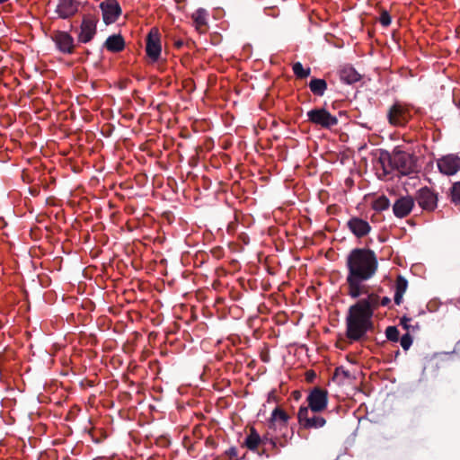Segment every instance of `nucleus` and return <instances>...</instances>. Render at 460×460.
Here are the masks:
<instances>
[{
  "mask_svg": "<svg viewBox=\"0 0 460 460\" xmlns=\"http://www.w3.org/2000/svg\"><path fill=\"white\" fill-rule=\"evenodd\" d=\"M234 217H235V220L238 221L239 220V215L237 214V212L235 211V214H234Z\"/></svg>",
  "mask_w": 460,
  "mask_h": 460,
  "instance_id": "nucleus-51",
  "label": "nucleus"
},
{
  "mask_svg": "<svg viewBox=\"0 0 460 460\" xmlns=\"http://www.w3.org/2000/svg\"><path fill=\"white\" fill-rule=\"evenodd\" d=\"M292 395L294 396V399L297 401L301 397V393L299 391H294Z\"/></svg>",
  "mask_w": 460,
  "mask_h": 460,
  "instance_id": "nucleus-45",
  "label": "nucleus"
},
{
  "mask_svg": "<svg viewBox=\"0 0 460 460\" xmlns=\"http://www.w3.org/2000/svg\"><path fill=\"white\" fill-rule=\"evenodd\" d=\"M345 184L346 186L350 187L353 184V181L350 178H347L345 180Z\"/></svg>",
  "mask_w": 460,
  "mask_h": 460,
  "instance_id": "nucleus-48",
  "label": "nucleus"
},
{
  "mask_svg": "<svg viewBox=\"0 0 460 460\" xmlns=\"http://www.w3.org/2000/svg\"><path fill=\"white\" fill-rule=\"evenodd\" d=\"M97 19L93 15H84L80 26L78 41L87 43L93 40L96 34Z\"/></svg>",
  "mask_w": 460,
  "mask_h": 460,
  "instance_id": "nucleus-10",
  "label": "nucleus"
},
{
  "mask_svg": "<svg viewBox=\"0 0 460 460\" xmlns=\"http://www.w3.org/2000/svg\"><path fill=\"white\" fill-rule=\"evenodd\" d=\"M125 211L128 213V214H134L136 212V209L134 208V206L130 203H128L125 208H124Z\"/></svg>",
  "mask_w": 460,
  "mask_h": 460,
  "instance_id": "nucleus-41",
  "label": "nucleus"
},
{
  "mask_svg": "<svg viewBox=\"0 0 460 460\" xmlns=\"http://www.w3.org/2000/svg\"><path fill=\"white\" fill-rule=\"evenodd\" d=\"M161 43L158 30L155 28L151 29L146 37V52L151 61L155 62L159 59L161 55Z\"/></svg>",
  "mask_w": 460,
  "mask_h": 460,
  "instance_id": "nucleus-11",
  "label": "nucleus"
},
{
  "mask_svg": "<svg viewBox=\"0 0 460 460\" xmlns=\"http://www.w3.org/2000/svg\"><path fill=\"white\" fill-rule=\"evenodd\" d=\"M271 446V455H279L280 453V447L278 443V438L270 444Z\"/></svg>",
  "mask_w": 460,
  "mask_h": 460,
  "instance_id": "nucleus-35",
  "label": "nucleus"
},
{
  "mask_svg": "<svg viewBox=\"0 0 460 460\" xmlns=\"http://www.w3.org/2000/svg\"><path fill=\"white\" fill-rule=\"evenodd\" d=\"M261 444V437L257 432V430L252 427L250 429V433L245 438L243 442V446L246 447L249 450L255 452L258 451L259 446Z\"/></svg>",
  "mask_w": 460,
  "mask_h": 460,
  "instance_id": "nucleus-18",
  "label": "nucleus"
},
{
  "mask_svg": "<svg viewBox=\"0 0 460 460\" xmlns=\"http://www.w3.org/2000/svg\"><path fill=\"white\" fill-rule=\"evenodd\" d=\"M308 410L312 413L322 412L327 408L328 404V392L327 390L321 387H314L309 393L307 398Z\"/></svg>",
  "mask_w": 460,
  "mask_h": 460,
  "instance_id": "nucleus-5",
  "label": "nucleus"
},
{
  "mask_svg": "<svg viewBox=\"0 0 460 460\" xmlns=\"http://www.w3.org/2000/svg\"><path fill=\"white\" fill-rule=\"evenodd\" d=\"M407 288H408L407 279L404 277H402V275H399L395 281V292L404 294L407 290Z\"/></svg>",
  "mask_w": 460,
  "mask_h": 460,
  "instance_id": "nucleus-26",
  "label": "nucleus"
},
{
  "mask_svg": "<svg viewBox=\"0 0 460 460\" xmlns=\"http://www.w3.org/2000/svg\"><path fill=\"white\" fill-rule=\"evenodd\" d=\"M288 435L284 432L280 438L278 437V443L279 447H285L288 445Z\"/></svg>",
  "mask_w": 460,
  "mask_h": 460,
  "instance_id": "nucleus-37",
  "label": "nucleus"
},
{
  "mask_svg": "<svg viewBox=\"0 0 460 460\" xmlns=\"http://www.w3.org/2000/svg\"><path fill=\"white\" fill-rule=\"evenodd\" d=\"M375 201L383 202V201H389V200H388V199L385 196L382 195L379 198H377Z\"/></svg>",
  "mask_w": 460,
  "mask_h": 460,
  "instance_id": "nucleus-46",
  "label": "nucleus"
},
{
  "mask_svg": "<svg viewBox=\"0 0 460 460\" xmlns=\"http://www.w3.org/2000/svg\"><path fill=\"white\" fill-rule=\"evenodd\" d=\"M103 47L110 52H121L125 49L124 38L120 34H112L106 39Z\"/></svg>",
  "mask_w": 460,
  "mask_h": 460,
  "instance_id": "nucleus-16",
  "label": "nucleus"
},
{
  "mask_svg": "<svg viewBox=\"0 0 460 460\" xmlns=\"http://www.w3.org/2000/svg\"><path fill=\"white\" fill-rule=\"evenodd\" d=\"M367 297L358 300L350 305L345 319L346 338L349 342L358 341L364 339L369 331H373L374 323L372 317L379 307L380 296L377 293L367 289Z\"/></svg>",
  "mask_w": 460,
  "mask_h": 460,
  "instance_id": "nucleus-2",
  "label": "nucleus"
},
{
  "mask_svg": "<svg viewBox=\"0 0 460 460\" xmlns=\"http://www.w3.org/2000/svg\"><path fill=\"white\" fill-rule=\"evenodd\" d=\"M208 13L206 10L199 8L193 14L192 19L199 31H204L207 26Z\"/></svg>",
  "mask_w": 460,
  "mask_h": 460,
  "instance_id": "nucleus-20",
  "label": "nucleus"
},
{
  "mask_svg": "<svg viewBox=\"0 0 460 460\" xmlns=\"http://www.w3.org/2000/svg\"><path fill=\"white\" fill-rule=\"evenodd\" d=\"M373 209L378 212L387 210L390 207V203H372Z\"/></svg>",
  "mask_w": 460,
  "mask_h": 460,
  "instance_id": "nucleus-32",
  "label": "nucleus"
},
{
  "mask_svg": "<svg viewBox=\"0 0 460 460\" xmlns=\"http://www.w3.org/2000/svg\"><path fill=\"white\" fill-rule=\"evenodd\" d=\"M347 227L358 239L367 236L371 231L368 222L358 217H351L347 222Z\"/></svg>",
  "mask_w": 460,
  "mask_h": 460,
  "instance_id": "nucleus-13",
  "label": "nucleus"
},
{
  "mask_svg": "<svg viewBox=\"0 0 460 460\" xmlns=\"http://www.w3.org/2000/svg\"><path fill=\"white\" fill-rule=\"evenodd\" d=\"M161 216L168 224H172L175 218L173 213L171 211H164Z\"/></svg>",
  "mask_w": 460,
  "mask_h": 460,
  "instance_id": "nucleus-33",
  "label": "nucleus"
},
{
  "mask_svg": "<svg viewBox=\"0 0 460 460\" xmlns=\"http://www.w3.org/2000/svg\"><path fill=\"white\" fill-rule=\"evenodd\" d=\"M292 69H293L294 75L298 79L306 78L311 74V68L310 67L304 68L303 65L300 62L294 63Z\"/></svg>",
  "mask_w": 460,
  "mask_h": 460,
  "instance_id": "nucleus-24",
  "label": "nucleus"
},
{
  "mask_svg": "<svg viewBox=\"0 0 460 460\" xmlns=\"http://www.w3.org/2000/svg\"><path fill=\"white\" fill-rule=\"evenodd\" d=\"M268 402H279V397L277 396L275 390H272V391H270L269 393V394H268Z\"/></svg>",
  "mask_w": 460,
  "mask_h": 460,
  "instance_id": "nucleus-38",
  "label": "nucleus"
},
{
  "mask_svg": "<svg viewBox=\"0 0 460 460\" xmlns=\"http://www.w3.org/2000/svg\"><path fill=\"white\" fill-rule=\"evenodd\" d=\"M387 120L394 127H404L411 118L410 110L401 102H394L387 111Z\"/></svg>",
  "mask_w": 460,
  "mask_h": 460,
  "instance_id": "nucleus-4",
  "label": "nucleus"
},
{
  "mask_svg": "<svg viewBox=\"0 0 460 460\" xmlns=\"http://www.w3.org/2000/svg\"><path fill=\"white\" fill-rule=\"evenodd\" d=\"M414 203H394L393 211L394 214L400 218H402L409 215L412 210Z\"/></svg>",
  "mask_w": 460,
  "mask_h": 460,
  "instance_id": "nucleus-21",
  "label": "nucleus"
},
{
  "mask_svg": "<svg viewBox=\"0 0 460 460\" xmlns=\"http://www.w3.org/2000/svg\"><path fill=\"white\" fill-rule=\"evenodd\" d=\"M278 437H274L270 431H267L262 437H261V444H271L275 438Z\"/></svg>",
  "mask_w": 460,
  "mask_h": 460,
  "instance_id": "nucleus-30",
  "label": "nucleus"
},
{
  "mask_svg": "<svg viewBox=\"0 0 460 460\" xmlns=\"http://www.w3.org/2000/svg\"><path fill=\"white\" fill-rule=\"evenodd\" d=\"M456 107L460 110V100L456 102Z\"/></svg>",
  "mask_w": 460,
  "mask_h": 460,
  "instance_id": "nucleus-52",
  "label": "nucleus"
},
{
  "mask_svg": "<svg viewBox=\"0 0 460 460\" xmlns=\"http://www.w3.org/2000/svg\"><path fill=\"white\" fill-rule=\"evenodd\" d=\"M379 22L384 27H387L391 24L392 19L391 15L386 10H382Z\"/></svg>",
  "mask_w": 460,
  "mask_h": 460,
  "instance_id": "nucleus-29",
  "label": "nucleus"
},
{
  "mask_svg": "<svg viewBox=\"0 0 460 460\" xmlns=\"http://www.w3.org/2000/svg\"><path fill=\"white\" fill-rule=\"evenodd\" d=\"M391 303V299L388 296L380 297L379 299V306H387Z\"/></svg>",
  "mask_w": 460,
  "mask_h": 460,
  "instance_id": "nucleus-40",
  "label": "nucleus"
},
{
  "mask_svg": "<svg viewBox=\"0 0 460 460\" xmlns=\"http://www.w3.org/2000/svg\"><path fill=\"white\" fill-rule=\"evenodd\" d=\"M255 452L260 456H265L267 458L270 456V454H269L265 448H263L261 452L259 450Z\"/></svg>",
  "mask_w": 460,
  "mask_h": 460,
  "instance_id": "nucleus-43",
  "label": "nucleus"
},
{
  "mask_svg": "<svg viewBox=\"0 0 460 460\" xmlns=\"http://www.w3.org/2000/svg\"><path fill=\"white\" fill-rule=\"evenodd\" d=\"M348 274L346 283L348 295L358 298L367 293V280L375 277L378 270V261L374 251L367 248H354L346 258Z\"/></svg>",
  "mask_w": 460,
  "mask_h": 460,
  "instance_id": "nucleus-1",
  "label": "nucleus"
},
{
  "mask_svg": "<svg viewBox=\"0 0 460 460\" xmlns=\"http://www.w3.org/2000/svg\"><path fill=\"white\" fill-rule=\"evenodd\" d=\"M335 210H336V206H335V205H331V206H329V207L327 208V212H328L329 214H332V213H334V212H335Z\"/></svg>",
  "mask_w": 460,
  "mask_h": 460,
  "instance_id": "nucleus-44",
  "label": "nucleus"
},
{
  "mask_svg": "<svg viewBox=\"0 0 460 460\" xmlns=\"http://www.w3.org/2000/svg\"><path fill=\"white\" fill-rule=\"evenodd\" d=\"M290 417L289 415L279 407H276L269 420V429L275 430L277 429V423H279L280 429H288V423Z\"/></svg>",
  "mask_w": 460,
  "mask_h": 460,
  "instance_id": "nucleus-15",
  "label": "nucleus"
},
{
  "mask_svg": "<svg viewBox=\"0 0 460 460\" xmlns=\"http://www.w3.org/2000/svg\"><path fill=\"white\" fill-rule=\"evenodd\" d=\"M438 203H419L423 210L433 211L436 209Z\"/></svg>",
  "mask_w": 460,
  "mask_h": 460,
  "instance_id": "nucleus-34",
  "label": "nucleus"
},
{
  "mask_svg": "<svg viewBox=\"0 0 460 460\" xmlns=\"http://www.w3.org/2000/svg\"><path fill=\"white\" fill-rule=\"evenodd\" d=\"M418 201H438V194L433 192L428 187H423L418 191Z\"/></svg>",
  "mask_w": 460,
  "mask_h": 460,
  "instance_id": "nucleus-22",
  "label": "nucleus"
},
{
  "mask_svg": "<svg viewBox=\"0 0 460 460\" xmlns=\"http://www.w3.org/2000/svg\"><path fill=\"white\" fill-rule=\"evenodd\" d=\"M310 91L316 96H323L327 90V83L324 79L312 78L308 84Z\"/></svg>",
  "mask_w": 460,
  "mask_h": 460,
  "instance_id": "nucleus-19",
  "label": "nucleus"
},
{
  "mask_svg": "<svg viewBox=\"0 0 460 460\" xmlns=\"http://www.w3.org/2000/svg\"><path fill=\"white\" fill-rule=\"evenodd\" d=\"M403 295L402 293H397L395 292L394 294V303L396 305H401V303L402 302V297H403Z\"/></svg>",
  "mask_w": 460,
  "mask_h": 460,
  "instance_id": "nucleus-39",
  "label": "nucleus"
},
{
  "mask_svg": "<svg viewBox=\"0 0 460 460\" xmlns=\"http://www.w3.org/2000/svg\"><path fill=\"white\" fill-rule=\"evenodd\" d=\"M307 118L311 123L327 129L338 124V119L324 108H315L307 112Z\"/></svg>",
  "mask_w": 460,
  "mask_h": 460,
  "instance_id": "nucleus-6",
  "label": "nucleus"
},
{
  "mask_svg": "<svg viewBox=\"0 0 460 460\" xmlns=\"http://www.w3.org/2000/svg\"><path fill=\"white\" fill-rule=\"evenodd\" d=\"M297 420L301 428L305 429H320L326 424V420L316 413H312L308 407L301 406L297 412Z\"/></svg>",
  "mask_w": 460,
  "mask_h": 460,
  "instance_id": "nucleus-7",
  "label": "nucleus"
},
{
  "mask_svg": "<svg viewBox=\"0 0 460 460\" xmlns=\"http://www.w3.org/2000/svg\"><path fill=\"white\" fill-rule=\"evenodd\" d=\"M50 39L55 42L59 52L63 54L74 53L75 47L74 38L68 32L55 31L50 35Z\"/></svg>",
  "mask_w": 460,
  "mask_h": 460,
  "instance_id": "nucleus-9",
  "label": "nucleus"
},
{
  "mask_svg": "<svg viewBox=\"0 0 460 460\" xmlns=\"http://www.w3.org/2000/svg\"><path fill=\"white\" fill-rule=\"evenodd\" d=\"M100 8L106 24L115 22L121 14V8L117 0H104L100 4Z\"/></svg>",
  "mask_w": 460,
  "mask_h": 460,
  "instance_id": "nucleus-12",
  "label": "nucleus"
},
{
  "mask_svg": "<svg viewBox=\"0 0 460 460\" xmlns=\"http://www.w3.org/2000/svg\"><path fill=\"white\" fill-rule=\"evenodd\" d=\"M437 166L440 173L452 176L460 171V157L456 154H447L437 159Z\"/></svg>",
  "mask_w": 460,
  "mask_h": 460,
  "instance_id": "nucleus-8",
  "label": "nucleus"
},
{
  "mask_svg": "<svg viewBox=\"0 0 460 460\" xmlns=\"http://www.w3.org/2000/svg\"><path fill=\"white\" fill-rule=\"evenodd\" d=\"M174 45H175V47L177 49H181L183 46V41L182 40H177V41H175Z\"/></svg>",
  "mask_w": 460,
  "mask_h": 460,
  "instance_id": "nucleus-47",
  "label": "nucleus"
},
{
  "mask_svg": "<svg viewBox=\"0 0 460 460\" xmlns=\"http://www.w3.org/2000/svg\"><path fill=\"white\" fill-rule=\"evenodd\" d=\"M314 376H315V374H314V371L307 372V374H306V379H307V381H309V382L313 381V379L314 378Z\"/></svg>",
  "mask_w": 460,
  "mask_h": 460,
  "instance_id": "nucleus-42",
  "label": "nucleus"
},
{
  "mask_svg": "<svg viewBox=\"0 0 460 460\" xmlns=\"http://www.w3.org/2000/svg\"><path fill=\"white\" fill-rule=\"evenodd\" d=\"M411 318L410 317H407L406 315H403L401 319H400V325H402L403 327L404 330H406L407 332H409V330L411 328H413L411 324H410V322H411Z\"/></svg>",
  "mask_w": 460,
  "mask_h": 460,
  "instance_id": "nucleus-31",
  "label": "nucleus"
},
{
  "mask_svg": "<svg viewBox=\"0 0 460 460\" xmlns=\"http://www.w3.org/2000/svg\"><path fill=\"white\" fill-rule=\"evenodd\" d=\"M341 81L352 84L361 79V75L351 66H345L339 71Z\"/></svg>",
  "mask_w": 460,
  "mask_h": 460,
  "instance_id": "nucleus-17",
  "label": "nucleus"
},
{
  "mask_svg": "<svg viewBox=\"0 0 460 460\" xmlns=\"http://www.w3.org/2000/svg\"><path fill=\"white\" fill-rule=\"evenodd\" d=\"M399 341H400L402 348L404 350H408L412 344L413 339L409 332H406L399 339Z\"/></svg>",
  "mask_w": 460,
  "mask_h": 460,
  "instance_id": "nucleus-27",
  "label": "nucleus"
},
{
  "mask_svg": "<svg viewBox=\"0 0 460 460\" xmlns=\"http://www.w3.org/2000/svg\"><path fill=\"white\" fill-rule=\"evenodd\" d=\"M108 206H109V208H110L111 209H112V208H115L114 203H111V202H109V203H108Z\"/></svg>",
  "mask_w": 460,
  "mask_h": 460,
  "instance_id": "nucleus-50",
  "label": "nucleus"
},
{
  "mask_svg": "<svg viewBox=\"0 0 460 460\" xmlns=\"http://www.w3.org/2000/svg\"><path fill=\"white\" fill-rule=\"evenodd\" d=\"M351 378V374L349 370L345 369L343 367H338L335 368L332 380L337 381L341 384L347 379Z\"/></svg>",
  "mask_w": 460,
  "mask_h": 460,
  "instance_id": "nucleus-23",
  "label": "nucleus"
},
{
  "mask_svg": "<svg viewBox=\"0 0 460 460\" xmlns=\"http://www.w3.org/2000/svg\"><path fill=\"white\" fill-rule=\"evenodd\" d=\"M79 3L76 0H58L56 13L61 19H68L78 11Z\"/></svg>",
  "mask_w": 460,
  "mask_h": 460,
  "instance_id": "nucleus-14",
  "label": "nucleus"
},
{
  "mask_svg": "<svg viewBox=\"0 0 460 460\" xmlns=\"http://www.w3.org/2000/svg\"><path fill=\"white\" fill-rule=\"evenodd\" d=\"M226 455L229 457V459L237 460V449L234 447H230L226 451Z\"/></svg>",
  "mask_w": 460,
  "mask_h": 460,
  "instance_id": "nucleus-36",
  "label": "nucleus"
},
{
  "mask_svg": "<svg viewBox=\"0 0 460 460\" xmlns=\"http://www.w3.org/2000/svg\"><path fill=\"white\" fill-rule=\"evenodd\" d=\"M382 168L383 176L397 171L402 175H409L418 172L417 157L399 146H396L391 153L381 151L376 164V169Z\"/></svg>",
  "mask_w": 460,
  "mask_h": 460,
  "instance_id": "nucleus-3",
  "label": "nucleus"
},
{
  "mask_svg": "<svg viewBox=\"0 0 460 460\" xmlns=\"http://www.w3.org/2000/svg\"><path fill=\"white\" fill-rule=\"evenodd\" d=\"M400 333L396 326H388L385 330V336L388 341L393 342H398L400 339Z\"/></svg>",
  "mask_w": 460,
  "mask_h": 460,
  "instance_id": "nucleus-25",
  "label": "nucleus"
},
{
  "mask_svg": "<svg viewBox=\"0 0 460 460\" xmlns=\"http://www.w3.org/2000/svg\"><path fill=\"white\" fill-rule=\"evenodd\" d=\"M452 200L460 201V181L455 182L450 189Z\"/></svg>",
  "mask_w": 460,
  "mask_h": 460,
  "instance_id": "nucleus-28",
  "label": "nucleus"
},
{
  "mask_svg": "<svg viewBox=\"0 0 460 460\" xmlns=\"http://www.w3.org/2000/svg\"><path fill=\"white\" fill-rule=\"evenodd\" d=\"M395 201L401 202V201H413V199L411 198L409 199H406L405 198H399Z\"/></svg>",
  "mask_w": 460,
  "mask_h": 460,
  "instance_id": "nucleus-49",
  "label": "nucleus"
}]
</instances>
